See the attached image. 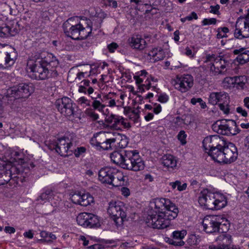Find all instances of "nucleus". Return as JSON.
<instances>
[{"mask_svg": "<svg viewBox=\"0 0 249 249\" xmlns=\"http://www.w3.org/2000/svg\"><path fill=\"white\" fill-rule=\"evenodd\" d=\"M151 204L154 205L156 214L148 216L146 219L148 226L158 229L170 227V221L178 216L177 207L169 199L163 198H156Z\"/></svg>", "mask_w": 249, "mask_h": 249, "instance_id": "f257e3e1", "label": "nucleus"}, {"mask_svg": "<svg viewBox=\"0 0 249 249\" xmlns=\"http://www.w3.org/2000/svg\"><path fill=\"white\" fill-rule=\"evenodd\" d=\"M52 58L50 61L46 57L38 58L35 62L32 60H28L27 66L31 72L30 77L38 80L56 77L58 73L56 68L58 66L59 62L53 56Z\"/></svg>", "mask_w": 249, "mask_h": 249, "instance_id": "f03ea898", "label": "nucleus"}, {"mask_svg": "<svg viewBox=\"0 0 249 249\" xmlns=\"http://www.w3.org/2000/svg\"><path fill=\"white\" fill-rule=\"evenodd\" d=\"M110 158L113 163L125 169L139 171L144 168V161L136 150L114 151Z\"/></svg>", "mask_w": 249, "mask_h": 249, "instance_id": "7ed1b4c3", "label": "nucleus"}, {"mask_svg": "<svg viewBox=\"0 0 249 249\" xmlns=\"http://www.w3.org/2000/svg\"><path fill=\"white\" fill-rule=\"evenodd\" d=\"M77 17L68 19L63 24L65 35L75 40H82L89 36L92 31V22L90 20L82 19L79 23L75 22Z\"/></svg>", "mask_w": 249, "mask_h": 249, "instance_id": "20e7f679", "label": "nucleus"}, {"mask_svg": "<svg viewBox=\"0 0 249 249\" xmlns=\"http://www.w3.org/2000/svg\"><path fill=\"white\" fill-rule=\"evenodd\" d=\"M202 206L210 210H219L225 207L227 201L225 196L219 193H213L208 189H203L198 197Z\"/></svg>", "mask_w": 249, "mask_h": 249, "instance_id": "39448f33", "label": "nucleus"}, {"mask_svg": "<svg viewBox=\"0 0 249 249\" xmlns=\"http://www.w3.org/2000/svg\"><path fill=\"white\" fill-rule=\"evenodd\" d=\"M205 62H213L210 64V71L211 73L214 76L225 75L227 73L229 65V61L226 60L224 56L220 53L219 55L215 54H207Z\"/></svg>", "mask_w": 249, "mask_h": 249, "instance_id": "423d86ee", "label": "nucleus"}, {"mask_svg": "<svg viewBox=\"0 0 249 249\" xmlns=\"http://www.w3.org/2000/svg\"><path fill=\"white\" fill-rule=\"evenodd\" d=\"M126 208L121 201H111L108 204L107 213L112 218L116 226L123 224L126 217Z\"/></svg>", "mask_w": 249, "mask_h": 249, "instance_id": "0eeeda50", "label": "nucleus"}, {"mask_svg": "<svg viewBox=\"0 0 249 249\" xmlns=\"http://www.w3.org/2000/svg\"><path fill=\"white\" fill-rule=\"evenodd\" d=\"M229 122L225 120H218L212 125V129L214 132L224 135H234L238 133L240 130L235 122L233 121Z\"/></svg>", "mask_w": 249, "mask_h": 249, "instance_id": "6e6552de", "label": "nucleus"}, {"mask_svg": "<svg viewBox=\"0 0 249 249\" xmlns=\"http://www.w3.org/2000/svg\"><path fill=\"white\" fill-rule=\"evenodd\" d=\"M34 88L32 84L21 83L8 89L6 92L7 97H13L15 99L27 98L33 92Z\"/></svg>", "mask_w": 249, "mask_h": 249, "instance_id": "1a4fd4ad", "label": "nucleus"}, {"mask_svg": "<svg viewBox=\"0 0 249 249\" xmlns=\"http://www.w3.org/2000/svg\"><path fill=\"white\" fill-rule=\"evenodd\" d=\"M224 219L225 218L221 215H207L202 222L203 230L208 233L219 232V226Z\"/></svg>", "mask_w": 249, "mask_h": 249, "instance_id": "9d476101", "label": "nucleus"}, {"mask_svg": "<svg viewBox=\"0 0 249 249\" xmlns=\"http://www.w3.org/2000/svg\"><path fill=\"white\" fill-rule=\"evenodd\" d=\"M64 137L58 139L51 146L52 149H55L56 152L61 156H67L69 152H71V154L73 151L72 146L73 145L72 141V136Z\"/></svg>", "mask_w": 249, "mask_h": 249, "instance_id": "9b49d317", "label": "nucleus"}, {"mask_svg": "<svg viewBox=\"0 0 249 249\" xmlns=\"http://www.w3.org/2000/svg\"><path fill=\"white\" fill-rule=\"evenodd\" d=\"M172 84L176 89L182 93H185L193 86L194 78L189 74L178 75L172 80Z\"/></svg>", "mask_w": 249, "mask_h": 249, "instance_id": "f8f14e48", "label": "nucleus"}, {"mask_svg": "<svg viewBox=\"0 0 249 249\" xmlns=\"http://www.w3.org/2000/svg\"><path fill=\"white\" fill-rule=\"evenodd\" d=\"M55 107L61 114L71 117L74 114L75 104L69 97H64L57 99L54 104Z\"/></svg>", "mask_w": 249, "mask_h": 249, "instance_id": "ddd939ff", "label": "nucleus"}, {"mask_svg": "<svg viewBox=\"0 0 249 249\" xmlns=\"http://www.w3.org/2000/svg\"><path fill=\"white\" fill-rule=\"evenodd\" d=\"M234 35L238 39L249 37V13L245 18L237 19Z\"/></svg>", "mask_w": 249, "mask_h": 249, "instance_id": "4468645a", "label": "nucleus"}, {"mask_svg": "<svg viewBox=\"0 0 249 249\" xmlns=\"http://www.w3.org/2000/svg\"><path fill=\"white\" fill-rule=\"evenodd\" d=\"M222 163L230 164L234 162L238 157L237 149L235 145L231 142L225 143L224 147Z\"/></svg>", "mask_w": 249, "mask_h": 249, "instance_id": "2eb2a0df", "label": "nucleus"}, {"mask_svg": "<svg viewBox=\"0 0 249 249\" xmlns=\"http://www.w3.org/2000/svg\"><path fill=\"white\" fill-rule=\"evenodd\" d=\"M105 122L115 129H121L122 126L124 128L129 129L131 127L130 123L122 116L111 114L107 116Z\"/></svg>", "mask_w": 249, "mask_h": 249, "instance_id": "dca6fc26", "label": "nucleus"}, {"mask_svg": "<svg viewBox=\"0 0 249 249\" xmlns=\"http://www.w3.org/2000/svg\"><path fill=\"white\" fill-rule=\"evenodd\" d=\"M73 203L82 206H87L93 202V197L89 193H75L71 197Z\"/></svg>", "mask_w": 249, "mask_h": 249, "instance_id": "f3484780", "label": "nucleus"}, {"mask_svg": "<svg viewBox=\"0 0 249 249\" xmlns=\"http://www.w3.org/2000/svg\"><path fill=\"white\" fill-rule=\"evenodd\" d=\"M116 172V168L107 166L101 168L98 172L99 180L104 183L109 184L111 181L113 175Z\"/></svg>", "mask_w": 249, "mask_h": 249, "instance_id": "a211bd4d", "label": "nucleus"}, {"mask_svg": "<svg viewBox=\"0 0 249 249\" xmlns=\"http://www.w3.org/2000/svg\"><path fill=\"white\" fill-rule=\"evenodd\" d=\"M8 183L10 186L15 187L18 182H15L14 178H11L10 172L6 170L5 164L0 166V185Z\"/></svg>", "mask_w": 249, "mask_h": 249, "instance_id": "6ab92c4d", "label": "nucleus"}, {"mask_svg": "<svg viewBox=\"0 0 249 249\" xmlns=\"http://www.w3.org/2000/svg\"><path fill=\"white\" fill-rule=\"evenodd\" d=\"M223 140L217 135H212L206 137L203 141V146L206 153H208L210 150L214 147H216L222 142Z\"/></svg>", "mask_w": 249, "mask_h": 249, "instance_id": "aec40b11", "label": "nucleus"}, {"mask_svg": "<svg viewBox=\"0 0 249 249\" xmlns=\"http://www.w3.org/2000/svg\"><path fill=\"white\" fill-rule=\"evenodd\" d=\"M233 54L237 55L235 60L240 64L249 62V50L247 48L239 47L233 51Z\"/></svg>", "mask_w": 249, "mask_h": 249, "instance_id": "412c9836", "label": "nucleus"}, {"mask_svg": "<svg viewBox=\"0 0 249 249\" xmlns=\"http://www.w3.org/2000/svg\"><path fill=\"white\" fill-rule=\"evenodd\" d=\"M225 142L222 140V142H219V145L216 147L213 148L210 150L207 153L212 157V159L219 163H222L223 161V156L224 151V147Z\"/></svg>", "mask_w": 249, "mask_h": 249, "instance_id": "4be33fe9", "label": "nucleus"}, {"mask_svg": "<svg viewBox=\"0 0 249 249\" xmlns=\"http://www.w3.org/2000/svg\"><path fill=\"white\" fill-rule=\"evenodd\" d=\"M229 99L228 94L225 92H212L209 96V102L213 105L218 103L227 104L226 102H229Z\"/></svg>", "mask_w": 249, "mask_h": 249, "instance_id": "5701e85b", "label": "nucleus"}, {"mask_svg": "<svg viewBox=\"0 0 249 249\" xmlns=\"http://www.w3.org/2000/svg\"><path fill=\"white\" fill-rule=\"evenodd\" d=\"M130 46L136 50L142 51L147 47V43L144 39L140 35H133L129 39Z\"/></svg>", "mask_w": 249, "mask_h": 249, "instance_id": "b1692460", "label": "nucleus"}, {"mask_svg": "<svg viewBox=\"0 0 249 249\" xmlns=\"http://www.w3.org/2000/svg\"><path fill=\"white\" fill-rule=\"evenodd\" d=\"M113 135L112 140L114 142V147L124 148L127 145L128 139L125 135L118 133H114Z\"/></svg>", "mask_w": 249, "mask_h": 249, "instance_id": "393cba45", "label": "nucleus"}, {"mask_svg": "<svg viewBox=\"0 0 249 249\" xmlns=\"http://www.w3.org/2000/svg\"><path fill=\"white\" fill-rule=\"evenodd\" d=\"M112 176L111 181L109 183V185H112L114 187L125 185L126 181L124 179V176L121 171L116 168V172Z\"/></svg>", "mask_w": 249, "mask_h": 249, "instance_id": "a878e982", "label": "nucleus"}, {"mask_svg": "<svg viewBox=\"0 0 249 249\" xmlns=\"http://www.w3.org/2000/svg\"><path fill=\"white\" fill-rule=\"evenodd\" d=\"M162 164L168 168L174 169L177 166V160L173 155L166 154L162 156L161 158Z\"/></svg>", "mask_w": 249, "mask_h": 249, "instance_id": "bb28decb", "label": "nucleus"}, {"mask_svg": "<svg viewBox=\"0 0 249 249\" xmlns=\"http://www.w3.org/2000/svg\"><path fill=\"white\" fill-rule=\"evenodd\" d=\"M101 101L106 104L107 106L113 107L116 106V102L119 101V99L116 93L109 92L103 96Z\"/></svg>", "mask_w": 249, "mask_h": 249, "instance_id": "cd10ccee", "label": "nucleus"}, {"mask_svg": "<svg viewBox=\"0 0 249 249\" xmlns=\"http://www.w3.org/2000/svg\"><path fill=\"white\" fill-rule=\"evenodd\" d=\"M218 238L219 240H222V243L219 244L217 247L211 245L209 247V249H229V245L231 242V236L229 235L222 234Z\"/></svg>", "mask_w": 249, "mask_h": 249, "instance_id": "c85d7f7f", "label": "nucleus"}, {"mask_svg": "<svg viewBox=\"0 0 249 249\" xmlns=\"http://www.w3.org/2000/svg\"><path fill=\"white\" fill-rule=\"evenodd\" d=\"M53 192L49 189H44L43 192L37 197V201H40V203L50 201L53 198Z\"/></svg>", "mask_w": 249, "mask_h": 249, "instance_id": "c756f323", "label": "nucleus"}, {"mask_svg": "<svg viewBox=\"0 0 249 249\" xmlns=\"http://www.w3.org/2000/svg\"><path fill=\"white\" fill-rule=\"evenodd\" d=\"M5 164L6 170L10 173L11 178H14L15 182H18L16 175L20 173V170L16 166L14 165L12 162L6 163Z\"/></svg>", "mask_w": 249, "mask_h": 249, "instance_id": "7c9ffc66", "label": "nucleus"}, {"mask_svg": "<svg viewBox=\"0 0 249 249\" xmlns=\"http://www.w3.org/2000/svg\"><path fill=\"white\" fill-rule=\"evenodd\" d=\"M17 54L14 51L5 54V68L13 66L17 59Z\"/></svg>", "mask_w": 249, "mask_h": 249, "instance_id": "2f4dec72", "label": "nucleus"}, {"mask_svg": "<svg viewBox=\"0 0 249 249\" xmlns=\"http://www.w3.org/2000/svg\"><path fill=\"white\" fill-rule=\"evenodd\" d=\"M88 228L98 227L100 226L97 216L90 213H88Z\"/></svg>", "mask_w": 249, "mask_h": 249, "instance_id": "473e14b6", "label": "nucleus"}, {"mask_svg": "<svg viewBox=\"0 0 249 249\" xmlns=\"http://www.w3.org/2000/svg\"><path fill=\"white\" fill-rule=\"evenodd\" d=\"M88 213H82L78 214L77 216L76 220L77 223L84 227H88Z\"/></svg>", "mask_w": 249, "mask_h": 249, "instance_id": "72a5a7b5", "label": "nucleus"}, {"mask_svg": "<svg viewBox=\"0 0 249 249\" xmlns=\"http://www.w3.org/2000/svg\"><path fill=\"white\" fill-rule=\"evenodd\" d=\"M112 138L106 139L103 142H100L99 150H109L112 149L114 147V142H113Z\"/></svg>", "mask_w": 249, "mask_h": 249, "instance_id": "f704fd0d", "label": "nucleus"}, {"mask_svg": "<svg viewBox=\"0 0 249 249\" xmlns=\"http://www.w3.org/2000/svg\"><path fill=\"white\" fill-rule=\"evenodd\" d=\"M187 232L185 230L175 231L172 233V236L174 239L181 240L186 235ZM179 245L181 246L184 244V242L180 241Z\"/></svg>", "mask_w": 249, "mask_h": 249, "instance_id": "c9c22d12", "label": "nucleus"}, {"mask_svg": "<svg viewBox=\"0 0 249 249\" xmlns=\"http://www.w3.org/2000/svg\"><path fill=\"white\" fill-rule=\"evenodd\" d=\"M151 82L156 83L157 82V79L151 76H150V78L148 77L145 81V83L142 85L143 89H146V90H149L150 88L155 89L156 85H153Z\"/></svg>", "mask_w": 249, "mask_h": 249, "instance_id": "e433bc0d", "label": "nucleus"}, {"mask_svg": "<svg viewBox=\"0 0 249 249\" xmlns=\"http://www.w3.org/2000/svg\"><path fill=\"white\" fill-rule=\"evenodd\" d=\"M233 78L235 87L237 88L243 89L245 85V83L244 82L245 77L243 76H235L233 77Z\"/></svg>", "mask_w": 249, "mask_h": 249, "instance_id": "4c0bfd02", "label": "nucleus"}, {"mask_svg": "<svg viewBox=\"0 0 249 249\" xmlns=\"http://www.w3.org/2000/svg\"><path fill=\"white\" fill-rule=\"evenodd\" d=\"M20 30L19 25L18 22H13V23L10 26V36H15L17 34L18 31Z\"/></svg>", "mask_w": 249, "mask_h": 249, "instance_id": "58836bf2", "label": "nucleus"}, {"mask_svg": "<svg viewBox=\"0 0 249 249\" xmlns=\"http://www.w3.org/2000/svg\"><path fill=\"white\" fill-rule=\"evenodd\" d=\"M81 84L79 86L78 91L85 94L87 93V89L89 87L90 81L85 79L81 82Z\"/></svg>", "mask_w": 249, "mask_h": 249, "instance_id": "ea45409f", "label": "nucleus"}, {"mask_svg": "<svg viewBox=\"0 0 249 249\" xmlns=\"http://www.w3.org/2000/svg\"><path fill=\"white\" fill-rule=\"evenodd\" d=\"M229 30L227 27H220L217 29V34L216 35L217 38H222L227 37V33H229Z\"/></svg>", "mask_w": 249, "mask_h": 249, "instance_id": "a19ab883", "label": "nucleus"}, {"mask_svg": "<svg viewBox=\"0 0 249 249\" xmlns=\"http://www.w3.org/2000/svg\"><path fill=\"white\" fill-rule=\"evenodd\" d=\"M200 240L199 237L195 235H191L187 240L188 244L191 246H194L198 245Z\"/></svg>", "mask_w": 249, "mask_h": 249, "instance_id": "79ce46f5", "label": "nucleus"}, {"mask_svg": "<svg viewBox=\"0 0 249 249\" xmlns=\"http://www.w3.org/2000/svg\"><path fill=\"white\" fill-rule=\"evenodd\" d=\"M223 86L227 88L235 87L233 77H227L225 78L223 82Z\"/></svg>", "mask_w": 249, "mask_h": 249, "instance_id": "37998d69", "label": "nucleus"}, {"mask_svg": "<svg viewBox=\"0 0 249 249\" xmlns=\"http://www.w3.org/2000/svg\"><path fill=\"white\" fill-rule=\"evenodd\" d=\"M91 106L94 109L99 111L102 110L106 107V105L102 104L100 101L97 100H94Z\"/></svg>", "mask_w": 249, "mask_h": 249, "instance_id": "c03bdc74", "label": "nucleus"}, {"mask_svg": "<svg viewBox=\"0 0 249 249\" xmlns=\"http://www.w3.org/2000/svg\"><path fill=\"white\" fill-rule=\"evenodd\" d=\"M178 140L181 143L182 145H184L186 143V139L187 137V135L185 133V132L184 130H181L178 134L177 136Z\"/></svg>", "mask_w": 249, "mask_h": 249, "instance_id": "a18cd8bd", "label": "nucleus"}, {"mask_svg": "<svg viewBox=\"0 0 249 249\" xmlns=\"http://www.w3.org/2000/svg\"><path fill=\"white\" fill-rule=\"evenodd\" d=\"M227 104L224 103H219L218 106L220 110L223 111L224 114H228L230 113V108L229 107V102H226Z\"/></svg>", "mask_w": 249, "mask_h": 249, "instance_id": "49530a36", "label": "nucleus"}, {"mask_svg": "<svg viewBox=\"0 0 249 249\" xmlns=\"http://www.w3.org/2000/svg\"><path fill=\"white\" fill-rule=\"evenodd\" d=\"M86 114L94 121L99 118V115L91 109H87L86 110Z\"/></svg>", "mask_w": 249, "mask_h": 249, "instance_id": "de8ad7c7", "label": "nucleus"}, {"mask_svg": "<svg viewBox=\"0 0 249 249\" xmlns=\"http://www.w3.org/2000/svg\"><path fill=\"white\" fill-rule=\"evenodd\" d=\"M217 20L215 18H204L202 21V25H214L216 23Z\"/></svg>", "mask_w": 249, "mask_h": 249, "instance_id": "09e8293b", "label": "nucleus"}, {"mask_svg": "<svg viewBox=\"0 0 249 249\" xmlns=\"http://www.w3.org/2000/svg\"><path fill=\"white\" fill-rule=\"evenodd\" d=\"M10 26L6 25L4 27H0V33L2 34V37L10 36Z\"/></svg>", "mask_w": 249, "mask_h": 249, "instance_id": "8fccbe9b", "label": "nucleus"}, {"mask_svg": "<svg viewBox=\"0 0 249 249\" xmlns=\"http://www.w3.org/2000/svg\"><path fill=\"white\" fill-rule=\"evenodd\" d=\"M77 101L79 104L85 105V107H89L91 106L90 101L85 97H81L79 98Z\"/></svg>", "mask_w": 249, "mask_h": 249, "instance_id": "3c124183", "label": "nucleus"}, {"mask_svg": "<svg viewBox=\"0 0 249 249\" xmlns=\"http://www.w3.org/2000/svg\"><path fill=\"white\" fill-rule=\"evenodd\" d=\"M140 111L138 109H131V114L129 115V118L134 120H136L139 118Z\"/></svg>", "mask_w": 249, "mask_h": 249, "instance_id": "603ef678", "label": "nucleus"}, {"mask_svg": "<svg viewBox=\"0 0 249 249\" xmlns=\"http://www.w3.org/2000/svg\"><path fill=\"white\" fill-rule=\"evenodd\" d=\"M40 236L42 238H43V239H41L39 240V242L41 243H43L44 242H46L47 243H51L52 240L51 239L47 240L45 238L48 237L49 236V233L45 231H42L40 232Z\"/></svg>", "mask_w": 249, "mask_h": 249, "instance_id": "864d4df0", "label": "nucleus"}, {"mask_svg": "<svg viewBox=\"0 0 249 249\" xmlns=\"http://www.w3.org/2000/svg\"><path fill=\"white\" fill-rule=\"evenodd\" d=\"M210 13L215 14V15H219V9L220 6L218 4H216L215 5H211L210 7Z\"/></svg>", "mask_w": 249, "mask_h": 249, "instance_id": "5fc2aeb1", "label": "nucleus"}, {"mask_svg": "<svg viewBox=\"0 0 249 249\" xmlns=\"http://www.w3.org/2000/svg\"><path fill=\"white\" fill-rule=\"evenodd\" d=\"M99 140V139H97V137H95V135L90 140V144L93 146H96L98 150L100 144V142Z\"/></svg>", "mask_w": 249, "mask_h": 249, "instance_id": "6e6d98bb", "label": "nucleus"}, {"mask_svg": "<svg viewBox=\"0 0 249 249\" xmlns=\"http://www.w3.org/2000/svg\"><path fill=\"white\" fill-rule=\"evenodd\" d=\"M160 47H158L153 49L148 53L150 56H152L155 59L156 56L158 55V53L161 51Z\"/></svg>", "mask_w": 249, "mask_h": 249, "instance_id": "4d7b16f0", "label": "nucleus"}, {"mask_svg": "<svg viewBox=\"0 0 249 249\" xmlns=\"http://www.w3.org/2000/svg\"><path fill=\"white\" fill-rule=\"evenodd\" d=\"M72 149L73 151H74V155L76 157H79L81 154L86 151V148L84 147H78L76 149H74L73 148Z\"/></svg>", "mask_w": 249, "mask_h": 249, "instance_id": "13d9d810", "label": "nucleus"}, {"mask_svg": "<svg viewBox=\"0 0 249 249\" xmlns=\"http://www.w3.org/2000/svg\"><path fill=\"white\" fill-rule=\"evenodd\" d=\"M169 100L168 96L165 93L160 94L158 97V101L160 103H164Z\"/></svg>", "mask_w": 249, "mask_h": 249, "instance_id": "bf43d9fd", "label": "nucleus"}, {"mask_svg": "<svg viewBox=\"0 0 249 249\" xmlns=\"http://www.w3.org/2000/svg\"><path fill=\"white\" fill-rule=\"evenodd\" d=\"M118 47L116 43L112 42L107 45V48L110 53L114 52L115 50Z\"/></svg>", "mask_w": 249, "mask_h": 249, "instance_id": "052dcab7", "label": "nucleus"}, {"mask_svg": "<svg viewBox=\"0 0 249 249\" xmlns=\"http://www.w3.org/2000/svg\"><path fill=\"white\" fill-rule=\"evenodd\" d=\"M164 57V52L163 51V49L161 48V51H160L158 54V55L156 56V57L155 58L154 60L155 61H159L163 59Z\"/></svg>", "mask_w": 249, "mask_h": 249, "instance_id": "680f3d73", "label": "nucleus"}, {"mask_svg": "<svg viewBox=\"0 0 249 249\" xmlns=\"http://www.w3.org/2000/svg\"><path fill=\"white\" fill-rule=\"evenodd\" d=\"M179 183H178L177 185V189L179 191H184L186 189L187 187V184L184 183L181 184V183L180 181L178 180Z\"/></svg>", "mask_w": 249, "mask_h": 249, "instance_id": "e2e57ef3", "label": "nucleus"}, {"mask_svg": "<svg viewBox=\"0 0 249 249\" xmlns=\"http://www.w3.org/2000/svg\"><path fill=\"white\" fill-rule=\"evenodd\" d=\"M236 111L241 114L243 116L246 117L247 116V112L243 107H239L236 108Z\"/></svg>", "mask_w": 249, "mask_h": 249, "instance_id": "0e129e2a", "label": "nucleus"}, {"mask_svg": "<svg viewBox=\"0 0 249 249\" xmlns=\"http://www.w3.org/2000/svg\"><path fill=\"white\" fill-rule=\"evenodd\" d=\"M106 14H105L104 12L100 11L99 12V13L98 15V17L100 18V19L99 20V25L97 26V28L100 27L101 23L102 22L103 19L105 18L106 17Z\"/></svg>", "mask_w": 249, "mask_h": 249, "instance_id": "69168bd1", "label": "nucleus"}, {"mask_svg": "<svg viewBox=\"0 0 249 249\" xmlns=\"http://www.w3.org/2000/svg\"><path fill=\"white\" fill-rule=\"evenodd\" d=\"M4 231L9 233H14L15 232L16 230L14 228L10 227V226H6L4 228Z\"/></svg>", "mask_w": 249, "mask_h": 249, "instance_id": "338daca9", "label": "nucleus"}, {"mask_svg": "<svg viewBox=\"0 0 249 249\" xmlns=\"http://www.w3.org/2000/svg\"><path fill=\"white\" fill-rule=\"evenodd\" d=\"M121 191L122 192V194L124 195V196H127L129 195V190L127 188L122 187L121 189Z\"/></svg>", "mask_w": 249, "mask_h": 249, "instance_id": "774afa93", "label": "nucleus"}]
</instances>
